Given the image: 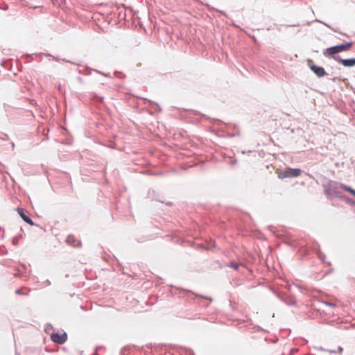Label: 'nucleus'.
Returning <instances> with one entry per match:
<instances>
[{
    "label": "nucleus",
    "instance_id": "1",
    "mask_svg": "<svg viewBox=\"0 0 355 355\" xmlns=\"http://www.w3.org/2000/svg\"><path fill=\"white\" fill-rule=\"evenodd\" d=\"M352 42H346L339 45L334 46L324 49L323 51V55L325 57H331L334 58V57H336V54L340 52L347 51L352 49Z\"/></svg>",
    "mask_w": 355,
    "mask_h": 355
},
{
    "label": "nucleus",
    "instance_id": "6",
    "mask_svg": "<svg viewBox=\"0 0 355 355\" xmlns=\"http://www.w3.org/2000/svg\"><path fill=\"white\" fill-rule=\"evenodd\" d=\"M67 242L74 247L80 246V241L76 239L73 236H69L67 239Z\"/></svg>",
    "mask_w": 355,
    "mask_h": 355
},
{
    "label": "nucleus",
    "instance_id": "8",
    "mask_svg": "<svg viewBox=\"0 0 355 355\" xmlns=\"http://www.w3.org/2000/svg\"><path fill=\"white\" fill-rule=\"evenodd\" d=\"M342 188H343L345 191H347V192L350 193L352 195H353L354 196H355V190H354V189H352V188H350V187H347V186H346V185H343V186H342Z\"/></svg>",
    "mask_w": 355,
    "mask_h": 355
},
{
    "label": "nucleus",
    "instance_id": "7",
    "mask_svg": "<svg viewBox=\"0 0 355 355\" xmlns=\"http://www.w3.org/2000/svg\"><path fill=\"white\" fill-rule=\"evenodd\" d=\"M18 213L25 222L30 225H33L32 220L25 214L22 209H18Z\"/></svg>",
    "mask_w": 355,
    "mask_h": 355
},
{
    "label": "nucleus",
    "instance_id": "5",
    "mask_svg": "<svg viewBox=\"0 0 355 355\" xmlns=\"http://www.w3.org/2000/svg\"><path fill=\"white\" fill-rule=\"evenodd\" d=\"M334 59L342 64L344 67H350L355 66V58L342 59L339 57H334Z\"/></svg>",
    "mask_w": 355,
    "mask_h": 355
},
{
    "label": "nucleus",
    "instance_id": "9",
    "mask_svg": "<svg viewBox=\"0 0 355 355\" xmlns=\"http://www.w3.org/2000/svg\"><path fill=\"white\" fill-rule=\"evenodd\" d=\"M16 293H18V294H19V293H21V291H20V290H17V291H16Z\"/></svg>",
    "mask_w": 355,
    "mask_h": 355
},
{
    "label": "nucleus",
    "instance_id": "2",
    "mask_svg": "<svg viewBox=\"0 0 355 355\" xmlns=\"http://www.w3.org/2000/svg\"><path fill=\"white\" fill-rule=\"evenodd\" d=\"M302 174V171L300 168H287L284 171L278 174V178L280 179L287 178L298 177Z\"/></svg>",
    "mask_w": 355,
    "mask_h": 355
},
{
    "label": "nucleus",
    "instance_id": "4",
    "mask_svg": "<svg viewBox=\"0 0 355 355\" xmlns=\"http://www.w3.org/2000/svg\"><path fill=\"white\" fill-rule=\"evenodd\" d=\"M309 66L317 76L323 77L325 76L326 72L324 68L313 64L312 60H309Z\"/></svg>",
    "mask_w": 355,
    "mask_h": 355
},
{
    "label": "nucleus",
    "instance_id": "3",
    "mask_svg": "<svg viewBox=\"0 0 355 355\" xmlns=\"http://www.w3.org/2000/svg\"><path fill=\"white\" fill-rule=\"evenodd\" d=\"M51 339L53 342L61 345L67 341V334L65 332L53 333L51 335Z\"/></svg>",
    "mask_w": 355,
    "mask_h": 355
}]
</instances>
